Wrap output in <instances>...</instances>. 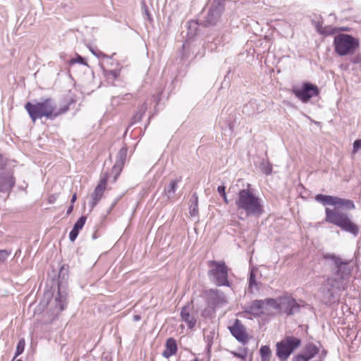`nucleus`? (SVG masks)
I'll list each match as a JSON object with an SVG mask.
<instances>
[{
	"mask_svg": "<svg viewBox=\"0 0 361 361\" xmlns=\"http://www.w3.org/2000/svg\"><path fill=\"white\" fill-rule=\"evenodd\" d=\"M315 200L323 205L334 206V209H325V221L339 227L341 230L348 232L353 235H357L359 227L352 221L348 214L340 209L352 210L355 209V204L351 200L341 198L336 196L317 195Z\"/></svg>",
	"mask_w": 361,
	"mask_h": 361,
	"instance_id": "nucleus-1",
	"label": "nucleus"
},
{
	"mask_svg": "<svg viewBox=\"0 0 361 361\" xmlns=\"http://www.w3.org/2000/svg\"><path fill=\"white\" fill-rule=\"evenodd\" d=\"M235 204L238 217L242 220L250 216L259 217L264 212L262 200L254 192L250 185L238 192Z\"/></svg>",
	"mask_w": 361,
	"mask_h": 361,
	"instance_id": "nucleus-2",
	"label": "nucleus"
},
{
	"mask_svg": "<svg viewBox=\"0 0 361 361\" xmlns=\"http://www.w3.org/2000/svg\"><path fill=\"white\" fill-rule=\"evenodd\" d=\"M25 109L27 111L32 122L35 123L37 118L42 117L54 120L67 112L69 109V106L66 104L59 107L54 99L46 98L42 99L40 102H35V103L27 102L25 105Z\"/></svg>",
	"mask_w": 361,
	"mask_h": 361,
	"instance_id": "nucleus-3",
	"label": "nucleus"
},
{
	"mask_svg": "<svg viewBox=\"0 0 361 361\" xmlns=\"http://www.w3.org/2000/svg\"><path fill=\"white\" fill-rule=\"evenodd\" d=\"M328 257L334 262L336 271L334 277L326 280L327 285L333 289L343 290L345 288L343 281L351 273V269L348 265L349 262L343 261L334 255Z\"/></svg>",
	"mask_w": 361,
	"mask_h": 361,
	"instance_id": "nucleus-4",
	"label": "nucleus"
},
{
	"mask_svg": "<svg viewBox=\"0 0 361 361\" xmlns=\"http://www.w3.org/2000/svg\"><path fill=\"white\" fill-rule=\"evenodd\" d=\"M334 45L339 56L352 54L359 47V40L348 34H338L334 37Z\"/></svg>",
	"mask_w": 361,
	"mask_h": 361,
	"instance_id": "nucleus-5",
	"label": "nucleus"
},
{
	"mask_svg": "<svg viewBox=\"0 0 361 361\" xmlns=\"http://www.w3.org/2000/svg\"><path fill=\"white\" fill-rule=\"evenodd\" d=\"M210 268L208 276L210 280L218 286H230L228 279V268L224 261L211 260L208 262Z\"/></svg>",
	"mask_w": 361,
	"mask_h": 361,
	"instance_id": "nucleus-6",
	"label": "nucleus"
},
{
	"mask_svg": "<svg viewBox=\"0 0 361 361\" xmlns=\"http://www.w3.org/2000/svg\"><path fill=\"white\" fill-rule=\"evenodd\" d=\"M301 345V340L294 336H286L276 345V356L281 361H286L294 350Z\"/></svg>",
	"mask_w": 361,
	"mask_h": 361,
	"instance_id": "nucleus-7",
	"label": "nucleus"
},
{
	"mask_svg": "<svg viewBox=\"0 0 361 361\" xmlns=\"http://www.w3.org/2000/svg\"><path fill=\"white\" fill-rule=\"evenodd\" d=\"M291 91L303 103H307L311 98L319 94L318 87L310 82H304L301 87H293Z\"/></svg>",
	"mask_w": 361,
	"mask_h": 361,
	"instance_id": "nucleus-8",
	"label": "nucleus"
},
{
	"mask_svg": "<svg viewBox=\"0 0 361 361\" xmlns=\"http://www.w3.org/2000/svg\"><path fill=\"white\" fill-rule=\"evenodd\" d=\"M226 0H214L208 11L204 23L206 26L214 25L219 20L224 10Z\"/></svg>",
	"mask_w": 361,
	"mask_h": 361,
	"instance_id": "nucleus-9",
	"label": "nucleus"
},
{
	"mask_svg": "<svg viewBox=\"0 0 361 361\" xmlns=\"http://www.w3.org/2000/svg\"><path fill=\"white\" fill-rule=\"evenodd\" d=\"M279 311L287 315H293L299 312L300 305L297 301L289 296H283L279 298Z\"/></svg>",
	"mask_w": 361,
	"mask_h": 361,
	"instance_id": "nucleus-10",
	"label": "nucleus"
},
{
	"mask_svg": "<svg viewBox=\"0 0 361 361\" xmlns=\"http://www.w3.org/2000/svg\"><path fill=\"white\" fill-rule=\"evenodd\" d=\"M108 178V173H104V176L101 178L99 183L94 188L93 192L90 195L89 205L91 209H92L102 198L106 188Z\"/></svg>",
	"mask_w": 361,
	"mask_h": 361,
	"instance_id": "nucleus-11",
	"label": "nucleus"
},
{
	"mask_svg": "<svg viewBox=\"0 0 361 361\" xmlns=\"http://www.w3.org/2000/svg\"><path fill=\"white\" fill-rule=\"evenodd\" d=\"M228 329L235 339L245 344L249 341V336L246 331V328L238 319H235L232 326H228Z\"/></svg>",
	"mask_w": 361,
	"mask_h": 361,
	"instance_id": "nucleus-12",
	"label": "nucleus"
},
{
	"mask_svg": "<svg viewBox=\"0 0 361 361\" xmlns=\"http://www.w3.org/2000/svg\"><path fill=\"white\" fill-rule=\"evenodd\" d=\"M15 183L16 179L12 173H0V192L10 193Z\"/></svg>",
	"mask_w": 361,
	"mask_h": 361,
	"instance_id": "nucleus-13",
	"label": "nucleus"
},
{
	"mask_svg": "<svg viewBox=\"0 0 361 361\" xmlns=\"http://www.w3.org/2000/svg\"><path fill=\"white\" fill-rule=\"evenodd\" d=\"M226 298L224 293H221L218 290H210L208 293L207 303L209 306L215 307L219 305L226 303Z\"/></svg>",
	"mask_w": 361,
	"mask_h": 361,
	"instance_id": "nucleus-14",
	"label": "nucleus"
},
{
	"mask_svg": "<svg viewBox=\"0 0 361 361\" xmlns=\"http://www.w3.org/2000/svg\"><path fill=\"white\" fill-rule=\"evenodd\" d=\"M126 155L127 149L125 147H122L117 154L116 161L112 169V173H115L114 179V182L116 181L117 177L119 176L120 173L122 171L123 166L126 161Z\"/></svg>",
	"mask_w": 361,
	"mask_h": 361,
	"instance_id": "nucleus-15",
	"label": "nucleus"
},
{
	"mask_svg": "<svg viewBox=\"0 0 361 361\" xmlns=\"http://www.w3.org/2000/svg\"><path fill=\"white\" fill-rule=\"evenodd\" d=\"M263 300H255L245 307V312L254 316H259L267 312Z\"/></svg>",
	"mask_w": 361,
	"mask_h": 361,
	"instance_id": "nucleus-16",
	"label": "nucleus"
},
{
	"mask_svg": "<svg viewBox=\"0 0 361 361\" xmlns=\"http://www.w3.org/2000/svg\"><path fill=\"white\" fill-rule=\"evenodd\" d=\"M192 307L188 304L182 307L180 311V317L188 326L190 329H192L196 324V318L191 313Z\"/></svg>",
	"mask_w": 361,
	"mask_h": 361,
	"instance_id": "nucleus-17",
	"label": "nucleus"
},
{
	"mask_svg": "<svg viewBox=\"0 0 361 361\" xmlns=\"http://www.w3.org/2000/svg\"><path fill=\"white\" fill-rule=\"evenodd\" d=\"M166 349L162 353V355L166 357L169 358L171 356L175 355L177 352V344L176 341L173 338H169L166 340Z\"/></svg>",
	"mask_w": 361,
	"mask_h": 361,
	"instance_id": "nucleus-18",
	"label": "nucleus"
},
{
	"mask_svg": "<svg viewBox=\"0 0 361 361\" xmlns=\"http://www.w3.org/2000/svg\"><path fill=\"white\" fill-rule=\"evenodd\" d=\"M180 182V180H172L169 183V185L164 188V194L166 196L168 200H171L174 197L176 191L178 188V183Z\"/></svg>",
	"mask_w": 361,
	"mask_h": 361,
	"instance_id": "nucleus-19",
	"label": "nucleus"
},
{
	"mask_svg": "<svg viewBox=\"0 0 361 361\" xmlns=\"http://www.w3.org/2000/svg\"><path fill=\"white\" fill-rule=\"evenodd\" d=\"M265 305V308L267 312L269 311L271 309H274L279 311V298L276 299L274 298H267L263 300Z\"/></svg>",
	"mask_w": 361,
	"mask_h": 361,
	"instance_id": "nucleus-20",
	"label": "nucleus"
},
{
	"mask_svg": "<svg viewBox=\"0 0 361 361\" xmlns=\"http://www.w3.org/2000/svg\"><path fill=\"white\" fill-rule=\"evenodd\" d=\"M56 306L59 307V311H63L67 305L66 295L62 294L60 290L58 292V295L55 298Z\"/></svg>",
	"mask_w": 361,
	"mask_h": 361,
	"instance_id": "nucleus-21",
	"label": "nucleus"
},
{
	"mask_svg": "<svg viewBox=\"0 0 361 361\" xmlns=\"http://www.w3.org/2000/svg\"><path fill=\"white\" fill-rule=\"evenodd\" d=\"M198 213V197L194 194L190 199V214L192 216H196Z\"/></svg>",
	"mask_w": 361,
	"mask_h": 361,
	"instance_id": "nucleus-22",
	"label": "nucleus"
},
{
	"mask_svg": "<svg viewBox=\"0 0 361 361\" xmlns=\"http://www.w3.org/2000/svg\"><path fill=\"white\" fill-rule=\"evenodd\" d=\"M259 353L261 356V361H270L271 351L268 345H262L260 348Z\"/></svg>",
	"mask_w": 361,
	"mask_h": 361,
	"instance_id": "nucleus-23",
	"label": "nucleus"
},
{
	"mask_svg": "<svg viewBox=\"0 0 361 361\" xmlns=\"http://www.w3.org/2000/svg\"><path fill=\"white\" fill-rule=\"evenodd\" d=\"M319 352L318 348L312 343L307 344L305 347V354L311 360Z\"/></svg>",
	"mask_w": 361,
	"mask_h": 361,
	"instance_id": "nucleus-24",
	"label": "nucleus"
},
{
	"mask_svg": "<svg viewBox=\"0 0 361 361\" xmlns=\"http://www.w3.org/2000/svg\"><path fill=\"white\" fill-rule=\"evenodd\" d=\"M147 109V106L146 103H144L136 112V114L133 117V123H137L141 121L142 116H144L145 111Z\"/></svg>",
	"mask_w": 361,
	"mask_h": 361,
	"instance_id": "nucleus-25",
	"label": "nucleus"
},
{
	"mask_svg": "<svg viewBox=\"0 0 361 361\" xmlns=\"http://www.w3.org/2000/svg\"><path fill=\"white\" fill-rule=\"evenodd\" d=\"M260 170L265 174L269 175L272 171V166L268 161L263 160L259 165Z\"/></svg>",
	"mask_w": 361,
	"mask_h": 361,
	"instance_id": "nucleus-26",
	"label": "nucleus"
},
{
	"mask_svg": "<svg viewBox=\"0 0 361 361\" xmlns=\"http://www.w3.org/2000/svg\"><path fill=\"white\" fill-rule=\"evenodd\" d=\"M257 283L255 279V271L254 269H252L250 272V277H249V288L250 291L252 293V288L254 286H257Z\"/></svg>",
	"mask_w": 361,
	"mask_h": 361,
	"instance_id": "nucleus-27",
	"label": "nucleus"
},
{
	"mask_svg": "<svg viewBox=\"0 0 361 361\" xmlns=\"http://www.w3.org/2000/svg\"><path fill=\"white\" fill-rule=\"evenodd\" d=\"M25 342L24 339H20L17 345L15 357L23 353L25 349Z\"/></svg>",
	"mask_w": 361,
	"mask_h": 361,
	"instance_id": "nucleus-28",
	"label": "nucleus"
},
{
	"mask_svg": "<svg viewBox=\"0 0 361 361\" xmlns=\"http://www.w3.org/2000/svg\"><path fill=\"white\" fill-rule=\"evenodd\" d=\"M85 221H86L85 216H82L80 217L78 219V220L74 224L73 228H75V230H78L80 231V230H81L82 228V227L84 226Z\"/></svg>",
	"mask_w": 361,
	"mask_h": 361,
	"instance_id": "nucleus-29",
	"label": "nucleus"
},
{
	"mask_svg": "<svg viewBox=\"0 0 361 361\" xmlns=\"http://www.w3.org/2000/svg\"><path fill=\"white\" fill-rule=\"evenodd\" d=\"M198 24L195 21H190L188 23V29L190 30L189 35H195V31L197 29Z\"/></svg>",
	"mask_w": 361,
	"mask_h": 361,
	"instance_id": "nucleus-30",
	"label": "nucleus"
},
{
	"mask_svg": "<svg viewBox=\"0 0 361 361\" xmlns=\"http://www.w3.org/2000/svg\"><path fill=\"white\" fill-rule=\"evenodd\" d=\"M217 191L219 193V195L223 197L224 202L226 204H228L229 201L225 192V186L223 185H219L217 188Z\"/></svg>",
	"mask_w": 361,
	"mask_h": 361,
	"instance_id": "nucleus-31",
	"label": "nucleus"
},
{
	"mask_svg": "<svg viewBox=\"0 0 361 361\" xmlns=\"http://www.w3.org/2000/svg\"><path fill=\"white\" fill-rule=\"evenodd\" d=\"M214 308L213 307L209 306V307L204 309L202 312V316L204 317H210L212 314L214 312Z\"/></svg>",
	"mask_w": 361,
	"mask_h": 361,
	"instance_id": "nucleus-32",
	"label": "nucleus"
},
{
	"mask_svg": "<svg viewBox=\"0 0 361 361\" xmlns=\"http://www.w3.org/2000/svg\"><path fill=\"white\" fill-rule=\"evenodd\" d=\"M76 63L84 64V65L86 64V63L85 62L84 59L82 56H78L76 58L72 59L70 61V62H69V63L71 65L75 64Z\"/></svg>",
	"mask_w": 361,
	"mask_h": 361,
	"instance_id": "nucleus-33",
	"label": "nucleus"
},
{
	"mask_svg": "<svg viewBox=\"0 0 361 361\" xmlns=\"http://www.w3.org/2000/svg\"><path fill=\"white\" fill-rule=\"evenodd\" d=\"M310 360L305 354H300L293 358V361H309Z\"/></svg>",
	"mask_w": 361,
	"mask_h": 361,
	"instance_id": "nucleus-34",
	"label": "nucleus"
},
{
	"mask_svg": "<svg viewBox=\"0 0 361 361\" xmlns=\"http://www.w3.org/2000/svg\"><path fill=\"white\" fill-rule=\"evenodd\" d=\"M78 233H79V231L75 230V228H73V229L71 231V232L69 233L70 240L73 242L78 237Z\"/></svg>",
	"mask_w": 361,
	"mask_h": 361,
	"instance_id": "nucleus-35",
	"label": "nucleus"
},
{
	"mask_svg": "<svg viewBox=\"0 0 361 361\" xmlns=\"http://www.w3.org/2000/svg\"><path fill=\"white\" fill-rule=\"evenodd\" d=\"M231 354L236 357L240 358L242 360H245L247 357V352L244 350L243 353H236L235 351H232Z\"/></svg>",
	"mask_w": 361,
	"mask_h": 361,
	"instance_id": "nucleus-36",
	"label": "nucleus"
},
{
	"mask_svg": "<svg viewBox=\"0 0 361 361\" xmlns=\"http://www.w3.org/2000/svg\"><path fill=\"white\" fill-rule=\"evenodd\" d=\"M359 149H361V140H356L353 142V152L356 153Z\"/></svg>",
	"mask_w": 361,
	"mask_h": 361,
	"instance_id": "nucleus-37",
	"label": "nucleus"
},
{
	"mask_svg": "<svg viewBox=\"0 0 361 361\" xmlns=\"http://www.w3.org/2000/svg\"><path fill=\"white\" fill-rule=\"evenodd\" d=\"M9 252L6 250H0V260L4 261L9 255Z\"/></svg>",
	"mask_w": 361,
	"mask_h": 361,
	"instance_id": "nucleus-38",
	"label": "nucleus"
},
{
	"mask_svg": "<svg viewBox=\"0 0 361 361\" xmlns=\"http://www.w3.org/2000/svg\"><path fill=\"white\" fill-rule=\"evenodd\" d=\"M142 9L144 11L145 14L147 16L148 20L149 21H152V18L149 11H148L147 5L145 3L142 4Z\"/></svg>",
	"mask_w": 361,
	"mask_h": 361,
	"instance_id": "nucleus-39",
	"label": "nucleus"
},
{
	"mask_svg": "<svg viewBox=\"0 0 361 361\" xmlns=\"http://www.w3.org/2000/svg\"><path fill=\"white\" fill-rule=\"evenodd\" d=\"M107 75L111 76L113 78L116 79L118 77L119 72L116 70H111L108 72Z\"/></svg>",
	"mask_w": 361,
	"mask_h": 361,
	"instance_id": "nucleus-40",
	"label": "nucleus"
},
{
	"mask_svg": "<svg viewBox=\"0 0 361 361\" xmlns=\"http://www.w3.org/2000/svg\"><path fill=\"white\" fill-rule=\"evenodd\" d=\"M57 198H58L57 194L51 195L48 198V202L49 204H54L56 201Z\"/></svg>",
	"mask_w": 361,
	"mask_h": 361,
	"instance_id": "nucleus-41",
	"label": "nucleus"
},
{
	"mask_svg": "<svg viewBox=\"0 0 361 361\" xmlns=\"http://www.w3.org/2000/svg\"><path fill=\"white\" fill-rule=\"evenodd\" d=\"M329 293L330 294V297L327 301V302L329 303H331V302H335V296H334V293L333 291H331L330 289H329Z\"/></svg>",
	"mask_w": 361,
	"mask_h": 361,
	"instance_id": "nucleus-42",
	"label": "nucleus"
},
{
	"mask_svg": "<svg viewBox=\"0 0 361 361\" xmlns=\"http://www.w3.org/2000/svg\"><path fill=\"white\" fill-rule=\"evenodd\" d=\"M352 63L355 64L360 63H361V55H357L355 57H353L351 60Z\"/></svg>",
	"mask_w": 361,
	"mask_h": 361,
	"instance_id": "nucleus-43",
	"label": "nucleus"
},
{
	"mask_svg": "<svg viewBox=\"0 0 361 361\" xmlns=\"http://www.w3.org/2000/svg\"><path fill=\"white\" fill-rule=\"evenodd\" d=\"M6 165V162L4 159L1 154H0V170H3Z\"/></svg>",
	"mask_w": 361,
	"mask_h": 361,
	"instance_id": "nucleus-44",
	"label": "nucleus"
},
{
	"mask_svg": "<svg viewBox=\"0 0 361 361\" xmlns=\"http://www.w3.org/2000/svg\"><path fill=\"white\" fill-rule=\"evenodd\" d=\"M76 200H77V196H76V194H75V193H74V194L73 195L72 198H71V204H73L76 201Z\"/></svg>",
	"mask_w": 361,
	"mask_h": 361,
	"instance_id": "nucleus-45",
	"label": "nucleus"
},
{
	"mask_svg": "<svg viewBox=\"0 0 361 361\" xmlns=\"http://www.w3.org/2000/svg\"><path fill=\"white\" fill-rule=\"evenodd\" d=\"M141 319V317L140 315H134L133 316V320L137 322V321H140Z\"/></svg>",
	"mask_w": 361,
	"mask_h": 361,
	"instance_id": "nucleus-46",
	"label": "nucleus"
},
{
	"mask_svg": "<svg viewBox=\"0 0 361 361\" xmlns=\"http://www.w3.org/2000/svg\"><path fill=\"white\" fill-rule=\"evenodd\" d=\"M73 204H71V205L68 207V210H67V214H71V213L72 212V211H73Z\"/></svg>",
	"mask_w": 361,
	"mask_h": 361,
	"instance_id": "nucleus-47",
	"label": "nucleus"
},
{
	"mask_svg": "<svg viewBox=\"0 0 361 361\" xmlns=\"http://www.w3.org/2000/svg\"><path fill=\"white\" fill-rule=\"evenodd\" d=\"M339 30H342V31H348L349 30L348 27H340Z\"/></svg>",
	"mask_w": 361,
	"mask_h": 361,
	"instance_id": "nucleus-48",
	"label": "nucleus"
},
{
	"mask_svg": "<svg viewBox=\"0 0 361 361\" xmlns=\"http://www.w3.org/2000/svg\"><path fill=\"white\" fill-rule=\"evenodd\" d=\"M125 97H126V98H125V99H129L130 97H131L132 96H131V94H126L125 95Z\"/></svg>",
	"mask_w": 361,
	"mask_h": 361,
	"instance_id": "nucleus-49",
	"label": "nucleus"
},
{
	"mask_svg": "<svg viewBox=\"0 0 361 361\" xmlns=\"http://www.w3.org/2000/svg\"><path fill=\"white\" fill-rule=\"evenodd\" d=\"M16 361H22V360H16Z\"/></svg>",
	"mask_w": 361,
	"mask_h": 361,
	"instance_id": "nucleus-50",
	"label": "nucleus"
}]
</instances>
